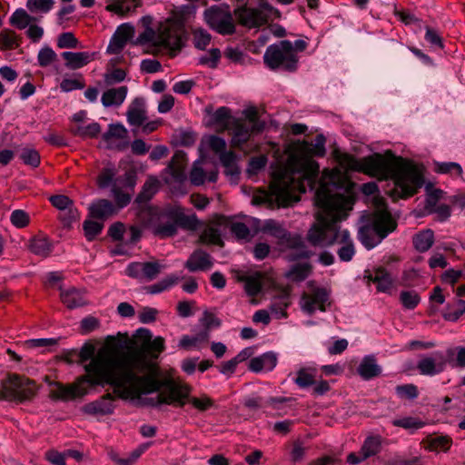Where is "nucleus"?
I'll return each mask as SVG.
<instances>
[{
	"label": "nucleus",
	"mask_w": 465,
	"mask_h": 465,
	"mask_svg": "<svg viewBox=\"0 0 465 465\" xmlns=\"http://www.w3.org/2000/svg\"><path fill=\"white\" fill-rule=\"evenodd\" d=\"M139 222L152 230L153 234L167 238L173 236L178 227L194 229L198 223L195 215H187L179 205L165 207L146 206L138 212Z\"/></svg>",
	"instance_id": "5"
},
{
	"label": "nucleus",
	"mask_w": 465,
	"mask_h": 465,
	"mask_svg": "<svg viewBox=\"0 0 465 465\" xmlns=\"http://www.w3.org/2000/svg\"><path fill=\"white\" fill-rule=\"evenodd\" d=\"M263 61L272 70L282 69L289 72L295 71L298 64L296 51L288 40L270 45L263 55Z\"/></svg>",
	"instance_id": "8"
},
{
	"label": "nucleus",
	"mask_w": 465,
	"mask_h": 465,
	"mask_svg": "<svg viewBox=\"0 0 465 465\" xmlns=\"http://www.w3.org/2000/svg\"><path fill=\"white\" fill-rule=\"evenodd\" d=\"M11 223L17 229H23L29 225L30 215L24 210H14L10 214Z\"/></svg>",
	"instance_id": "54"
},
{
	"label": "nucleus",
	"mask_w": 465,
	"mask_h": 465,
	"mask_svg": "<svg viewBox=\"0 0 465 465\" xmlns=\"http://www.w3.org/2000/svg\"><path fill=\"white\" fill-rule=\"evenodd\" d=\"M340 187L339 173L335 170H324L315 193V203L320 209L317 223L309 230L307 239L314 246L342 244L338 250L339 258L349 262L355 254L354 245L350 232L341 230L338 223L346 219L352 203L349 196L333 192Z\"/></svg>",
	"instance_id": "2"
},
{
	"label": "nucleus",
	"mask_w": 465,
	"mask_h": 465,
	"mask_svg": "<svg viewBox=\"0 0 465 465\" xmlns=\"http://www.w3.org/2000/svg\"><path fill=\"white\" fill-rule=\"evenodd\" d=\"M219 158L224 167V173L232 178L237 177L239 168L236 163V154L232 151H224L219 155Z\"/></svg>",
	"instance_id": "41"
},
{
	"label": "nucleus",
	"mask_w": 465,
	"mask_h": 465,
	"mask_svg": "<svg viewBox=\"0 0 465 465\" xmlns=\"http://www.w3.org/2000/svg\"><path fill=\"white\" fill-rule=\"evenodd\" d=\"M160 183L155 177H149L143 185L142 191L137 195L135 202L139 204L148 203L158 192Z\"/></svg>",
	"instance_id": "36"
},
{
	"label": "nucleus",
	"mask_w": 465,
	"mask_h": 465,
	"mask_svg": "<svg viewBox=\"0 0 465 465\" xmlns=\"http://www.w3.org/2000/svg\"><path fill=\"white\" fill-rule=\"evenodd\" d=\"M71 132L75 135L83 139L95 138L101 133V126L98 123L83 124H73Z\"/></svg>",
	"instance_id": "38"
},
{
	"label": "nucleus",
	"mask_w": 465,
	"mask_h": 465,
	"mask_svg": "<svg viewBox=\"0 0 465 465\" xmlns=\"http://www.w3.org/2000/svg\"><path fill=\"white\" fill-rule=\"evenodd\" d=\"M21 45V37L15 31L5 28L0 32V50H15Z\"/></svg>",
	"instance_id": "35"
},
{
	"label": "nucleus",
	"mask_w": 465,
	"mask_h": 465,
	"mask_svg": "<svg viewBox=\"0 0 465 465\" xmlns=\"http://www.w3.org/2000/svg\"><path fill=\"white\" fill-rule=\"evenodd\" d=\"M447 364L446 357L440 351L420 359L417 369L422 375L433 376L444 371Z\"/></svg>",
	"instance_id": "15"
},
{
	"label": "nucleus",
	"mask_w": 465,
	"mask_h": 465,
	"mask_svg": "<svg viewBox=\"0 0 465 465\" xmlns=\"http://www.w3.org/2000/svg\"><path fill=\"white\" fill-rule=\"evenodd\" d=\"M446 361L451 367L465 368V346H456L446 351Z\"/></svg>",
	"instance_id": "40"
},
{
	"label": "nucleus",
	"mask_w": 465,
	"mask_h": 465,
	"mask_svg": "<svg viewBox=\"0 0 465 465\" xmlns=\"http://www.w3.org/2000/svg\"><path fill=\"white\" fill-rule=\"evenodd\" d=\"M290 304V293L287 291H283L279 295L273 297L270 306L271 312L277 319L286 318V309Z\"/></svg>",
	"instance_id": "31"
},
{
	"label": "nucleus",
	"mask_w": 465,
	"mask_h": 465,
	"mask_svg": "<svg viewBox=\"0 0 465 465\" xmlns=\"http://www.w3.org/2000/svg\"><path fill=\"white\" fill-rule=\"evenodd\" d=\"M400 301L405 309L413 310L420 302V297L415 291H402L400 293Z\"/></svg>",
	"instance_id": "52"
},
{
	"label": "nucleus",
	"mask_w": 465,
	"mask_h": 465,
	"mask_svg": "<svg viewBox=\"0 0 465 465\" xmlns=\"http://www.w3.org/2000/svg\"><path fill=\"white\" fill-rule=\"evenodd\" d=\"M112 193L116 203L117 210L125 207L131 202V194L129 193L123 192L122 189L116 186V184H114Z\"/></svg>",
	"instance_id": "64"
},
{
	"label": "nucleus",
	"mask_w": 465,
	"mask_h": 465,
	"mask_svg": "<svg viewBox=\"0 0 465 465\" xmlns=\"http://www.w3.org/2000/svg\"><path fill=\"white\" fill-rule=\"evenodd\" d=\"M229 130L231 131L232 135L231 145L236 149L243 151L244 153H247L245 145L251 136L259 133L252 129V126H250V124H246L242 118L234 119L232 121V125Z\"/></svg>",
	"instance_id": "14"
},
{
	"label": "nucleus",
	"mask_w": 465,
	"mask_h": 465,
	"mask_svg": "<svg viewBox=\"0 0 465 465\" xmlns=\"http://www.w3.org/2000/svg\"><path fill=\"white\" fill-rule=\"evenodd\" d=\"M60 299L63 304L70 310L87 304L84 290L76 289L74 287L61 289Z\"/></svg>",
	"instance_id": "18"
},
{
	"label": "nucleus",
	"mask_w": 465,
	"mask_h": 465,
	"mask_svg": "<svg viewBox=\"0 0 465 465\" xmlns=\"http://www.w3.org/2000/svg\"><path fill=\"white\" fill-rule=\"evenodd\" d=\"M85 82L82 75H78L76 78H64L60 84V88L63 92H72L74 90H81L84 88Z\"/></svg>",
	"instance_id": "57"
},
{
	"label": "nucleus",
	"mask_w": 465,
	"mask_h": 465,
	"mask_svg": "<svg viewBox=\"0 0 465 465\" xmlns=\"http://www.w3.org/2000/svg\"><path fill=\"white\" fill-rule=\"evenodd\" d=\"M28 249L35 255L47 257L53 251V243L47 236L37 234L30 239Z\"/></svg>",
	"instance_id": "26"
},
{
	"label": "nucleus",
	"mask_w": 465,
	"mask_h": 465,
	"mask_svg": "<svg viewBox=\"0 0 465 465\" xmlns=\"http://www.w3.org/2000/svg\"><path fill=\"white\" fill-rule=\"evenodd\" d=\"M395 391L397 395L401 399L413 400L419 395L418 388L414 384L398 385Z\"/></svg>",
	"instance_id": "61"
},
{
	"label": "nucleus",
	"mask_w": 465,
	"mask_h": 465,
	"mask_svg": "<svg viewBox=\"0 0 465 465\" xmlns=\"http://www.w3.org/2000/svg\"><path fill=\"white\" fill-rule=\"evenodd\" d=\"M262 231L281 240L287 237L286 230L274 220H266L262 225Z\"/></svg>",
	"instance_id": "51"
},
{
	"label": "nucleus",
	"mask_w": 465,
	"mask_h": 465,
	"mask_svg": "<svg viewBox=\"0 0 465 465\" xmlns=\"http://www.w3.org/2000/svg\"><path fill=\"white\" fill-rule=\"evenodd\" d=\"M142 5V0H114L105 6V10L121 17L135 13Z\"/></svg>",
	"instance_id": "22"
},
{
	"label": "nucleus",
	"mask_w": 465,
	"mask_h": 465,
	"mask_svg": "<svg viewBox=\"0 0 465 465\" xmlns=\"http://www.w3.org/2000/svg\"><path fill=\"white\" fill-rule=\"evenodd\" d=\"M204 18L209 26L221 35H232L235 31L228 5H214L206 9Z\"/></svg>",
	"instance_id": "10"
},
{
	"label": "nucleus",
	"mask_w": 465,
	"mask_h": 465,
	"mask_svg": "<svg viewBox=\"0 0 465 465\" xmlns=\"http://www.w3.org/2000/svg\"><path fill=\"white\" fill-rule=\"evenodd\" d=\"M424 443L430 451H447L452 444V440L449 436L428 437Z\"/></svg>",
	"instance_id": "42"
},
{
	"label": "nucleus",
	"mask_w": 465,
	"mask_h": 465,
	"mask_svg": "<svg viewBox=\"0 0 465 465\" xmlns=\"http://www.w3.org/2000/svg\"><path fill=\"white\" fill-rule=\"evenodd\" d=\"M163 268L158 262H143V278L152 281L160 273Z\"/></svg>",
	"instance_id": "58"
},
{
	"label": "nucleus",
	"mask_w": 465,
	"mask_h": 465,
	"mask_svg": "<svg viewBox=\"0 0 465 465\" xmlns=\"http://www.w3.org/2000/svg\"><path fill=\"white\" fill-rule=\"evenodd\" d=\"M208 338L209 334L207 331L195 336L183 335L179 341V347L184 350L198 348L199 344L206 341Z\"/></svg>",
	"instance_id": "46"
},
{
	"label": "nucleus",
	"mask_w": 465,
	"mask_h": 465,
	"mask_svg": "<svg viewBox=\"0 0 465 465\" xmlns=\"http://www.w3.org/2000/svg\"><path fill=\"white\" fill-rule=\"evenodd\" d=\"M235 118L232 116V111L226 106L219 107L211 115V124L214 125L219 132L229 130Z\"/></svg>",
	"instance_id": "28"
},
{
	"label": "nucleus",
	"mask_w": 465,
	"mask_h": 465,
	"mask_svg": "<svg viewBox=\"0 0 465 465\" xmlns=\"http://www.w3.org/2000/svg\"><path fill=\"white\" fill-rule=\"evenodd\" d=\"M434 171L441 174H449L451 177H461L462 167L454 162H434Z\"/></svg>",
	"instance_id": "43"
},
{
	"label": "nucleus",
	"mask_w": 465,
	"mask_h": 465,
	"mask_svg": "<svg viewBox=\"0 0 465 465\" xmlns=\"http://www.w3.org/2000/svg\"><path fill=\"white\" fill-rule=\"evenodd\" d=\"M139 24L143 32L136 38V44L159 49L171 51L180 50L182 47L183 26L173 19H166L153 26V18L144 15L140 18Z\"/></svg>",
	"instance_id": "6"
},
{
	"label": "nucleus",
	"mask_w": 465,
	"mask_h": 465,
	"mask_svg": "<svg viewBox=\"0 0 465 465\" xmlns=\"http://www.w3.org/2000/svg\"><path fill=\"white\" fill-rule=\"evenodd\" d=\"M221 231L215 224L206 226L200 234V242L204 244L223 245Z\"/></svg>",
	"instance_id": "39"
},
{
	"label": "nucleus",
	"mask_w": 465,
	"mask_h": 465,
	"mask_svg": "<svg viewBox=\"0 0 465 465\" xmlns=\"http://www.w3.org/2000/svg\"><path fill=\"white\" fill-rule=\"evenodd\" d=\"M202 144L212 150L216 154L220 155L222 153L226 151V142L223 138L217 135L206 136Z\"/></svg>",
	"instance_id": "48"
},
{
	"label": "nucleus",
	"mask_w": 465,
	"mask_h": 465,
	"mask_svg": "<svg viewBox=\"0 0 465 465\" xmlns=\"http://www.w3.org/2000/svg\"><path fill=\"white\" fill-rule=\"evenodd\" d=\"M85 374L69 385L56 383L50 392L54 400L70 401L88 393L92 387L110 385L116 396L123 400H137L143 394L158 392L148 399L152 406L162 404L183 407L189 397L185 386L167 381L165 383L151 375L139 376L137 372L147 367L143 355L137 351L124 352L120 342L112 336L96 351L92 344H84L78 354Z\"/></svg>",
	"instance_id": "1"
},
{
	"label": "nucleus",
	"mask_w": 465,
	"mask_h": 465,
	"mask_svg": "<svg viewBox=\"0 0 465 465\" xmlns=\"http://www.w3.org/2000/svg\"><path fill=\"white\" fill-rule=\"evenodd\" d=\"M126 115L131 125L141 126L146 119L143 99L135 98L129 105Z\"/></svg>",
	"instance_id": "27"
},
{
	"label": "nucleus",
	"mask_w": 465,
	"mask_h": 465,
	"mask_svg": "<svg viewBox=\"0 0 465 465\" xmlns=\"http://www.w3.org/2000/svg\"><path fill=\"white\" fill-rule=\"evenodd\" d=\"M20 159L26 165H29L33 168H36L39 166L41 163V157L39 153L31 147H25L22 149L20 153Z\"/></svg>",
	"instance_id": "50"
},
{
	"label": "nucleus",
	"mask_w": 465,
	"mask_h": 465,
	"mask_svg": "<svg viewBox=\"0 0 465 465\" xmlns=\"http://www.w3.org/2000/svg\"><path fill=\"white\" fill-rule=\"evenodd\" d=\"M186 155L183 152H176L167 167V171L170 173L172 178L177 182L182 183L186 179L185 165H186Z\"/></svg>",
	"instance_id": "23"
},
{
	"label": "nucleus",
	"mask_w": 465,
	"mask_h": 465,
	"mask_svg": "<svg viewBox=\"0 0 465 465\" xmlns=\"http://www.w3.org/2000/svg\"><path fill=\"white\" fill-rule=\"evenodd\" d=\"M365 278L369 282L376 285L380 292L390 293L393 288V279L391 273L383 267H377L365 272Z\"/></svg>",
	"instance_id": "17"
},
{
	"label": "nucleus",
	"mask_w": 465,
	"mask_h": 465,
	"mask_svg": "<svg viewBox=\"0 0 465 465\" xmlns=\"http://www.w3.org/2000/svg\"><path fill=\"white\" fill-rule=\"evenodd\" d=\"M202 160H197L194 162L193 168L190 173V181L193 185L199 186L203 184L205 180H208L211 183H214L218 177V172L216 170H213L206 173L204 170L201 166Z\"/></svg>",
	"instance_id": "30"
},
{
	"label": "nucleus",
	"mask_w": 465,
	"mask_h": 465,
	"mask_svg": "<svg viewBox=\"0 0 465 465\" xmlns=\"http://www.w3.org/2000/svg\"><path fill=\"white\" fill-rule=\"evenodd\" d=\"M103 230V224L95 221H85L84 223V235L88 241H93Z\"/></svg>",
	"instance_id": "62"
},
{
	"label": "nucleus",
	"mask_w": 465,
	"mask_h": 465,
	"mask_svg": "<svg viewBox=\"0 0 465 465\" xmlns=\"http://www.w3.org/2000/svg\"><path fill=\"white\" fill-rule=\"evenodd\" d=\"M128 93L127 86L110 88L104 92L101 102L104 107L120 106L125 100Z\"/></svg>",
	"instance_id": "29"
},
{
	"label": "nucleus",
	"mask_w": 465,
	"mask_h": 465,
	"mask_svg": "<svg viewBox=\"0 0 465 465\" xmlns=\"http://www.w3.org/2000/svg\"><path fill=\"white\" fill-rule=\"evenodd\" d=\"M178 282V277L175 276H168L165 279L152 284L146 288L148 293L157 294L168 290L170 287L176 284Z\"/></svg>",
	"instance_id": "55"
},
{
	"label": "nucleus",
	"mask_w": 465,
	"mask_h": 465,
	"mask_svg": "<svg viewBox=\"0 0 465 465\" xmlns=\"http://www.w3.org/2000/svg\"><path fill=\"white\" fill-rule=\"evenodd\" d=\"M277 364V356L274 352L269 351L259 357L252 358L249 361V370L254 372L270 371Z\"/></svg>",
	"instance_id": "24"
},
{
	"label": "nucleus",
	"mask_w": 465,
	"mask_h": 465,
	"mask_svg": "<svg viewBox=\"0 0 465 465\" xmlns=\"http://www.w3.org/2000/svg\"><path fill=\"white\" fill-rule=\"evenodd\" d=\"M425 422L415 417H402L392 420V425L405 430H419L425 426Z\"/></svg>",
	"instance_id": "49"
},
{
	"label": "nucleus",
	"mask_w": 465,
	"mask_h": 465,
	"mask_svg": "<svg viewBox=\"0 0 465 465\" xmlns=\"http://www.w3.org/2000/svg\"><path fill=\"white\" fill-rule=\"evenodd\" d=\"M329 301V293L323 288H315L310 292H304L301 298V307L308 314L314 313L317 310L326 311V303Z\"/></svg>",
	"instance_id": "13"
},
{
	"label": "nucleus",
	"mask_w": 465,
	"mask_h": 465,
	"mask_svg": "<svg viewBox=\"0 0 465 465\" xmlns=\"http://www.w3.org/2000/svg\"><path fill=\"white\" fill-rule=\"evenodd\" d=\"M138 333L141 335V337L144 341H146V342H144V344L143 346V351H136L140 352L143 355V357L147 362V367L144 371L137 372V375H139V376L151 375L159 381V379L157 377H155L154 375H153L152 373H148V374H143V373H144L146 371H148L149 367H150V364L146 359V355L150 356L153 359H157L159 354L165 348L164 339L163 337L158 336V337L154 338L153 340H151L152 334H151L150 331H148L146 329L138 330ZM168 380H164V381H162V382L165 383ZM169 381L174 382V381H173V380H169ZM160 381H161V380H160ZM175 383H177V381H175ZM178 384L187 387L189 390V393L191 392V388L187 384L180 383V382H178Z\"/></svg>",
	"instance_id": "11"
},
{
	"label": "nucleus",
	"mask_w": 465,
	"mask_h": 465,
	"mask_svg": "<svg viewBox=\"0 0 465 465\" xmlns=\"http://www.w3.org/2000/svg\"><path fill=\"white\" fill-rule=\"evenodd\" d=\"M57 59L56 53L50 46L42 47L37 54V63L41 67H47Z\"/></svg>",
	"instance_id": "53"
},
{
	"label": "nucleus",
	"mask_w": 465,
	"mask_h": 465,
	"mask_svg": "<svg viewBox=\"0 0 465 465\" xmlns=\"http://www.w3.org/2000/svg\"><path fill=\"white\" fill-rule=\"evenodd\" d=\"M25 29L26 37L34 44L39 43L45 35L44 28L36 22H32Z\"/></svg>",
	"instance_id": "59"
},
{
	"label": "nucleus",
	"mask_w": 465,
	"mask_h": 465,
	"mask_svg": "<svg viewBox=\"0 0 465 465\" xmlns=\"http://www.w3.org/2000/svg\"><path fill=\"white\" fill-rule=\"evenodd\" d=\"M36 21L37 18L29 15L24 8H17L9 17V24L18 30H24L32 22Z\"/></svg>",
	"instance_id": "34"
},
{
	"label": "nucleus",
	"mask_w": 465,
	"mask_h": 465,
	"mask_svg": "<svg viewBox=\"0 0 465 465\" xmlns=\"http://www.w3.org/2000/svg\"><path fill=\"white\" fill-rule=\"evenodd\" d=\"M213 267V259L203 250L194 251L185 262V268L190 272L208 271Z\"/></svg>",
	"instance_id": "21"
},
{
	"label": "nucleus",
	"mask_w": 465,
	"mask_h": 465,
	"mask_svg": "<svg viewBox=\"0 0 465 465\" xmlns=\"http://www.w3.org/2000/svg\"><path fill=\"white\" fill-rule=\"evenodd\" d=\"M193 43L195 47L203 50L210 44L211 35L203 29H195L193 33Z\"/></svg>",
	"instance_id": "63"
},
{
	"label": "nucleus",
	"mask_w": 465,
	"mask_h": 465,
	"mask_svg": "<svg viewBox=\"0 0 465 465\" xmlns=\"http://www.w3.org/2000/svg\"><path fill=\"white\" fill-rule=\"evenodd\" d=\"M381 445V439L380 436H370L364 440L361 450L358 454L351 452L347 456V461L350 464H359L366 459L379 453Z\"/></svg>",
	"instance_id": "16"
},
{
	"label": "nucleus",
	"mask_w": 465,
	"mask_h": 465,
	"mask_svg": "<svg viewBox=\"0 0 465 465\" xmlns=\"http://www.w3.org/2000/svg\"><path fill=\"white\" fill-rule=\"evenodd\" d=\"M316 371L312 368H302L297 371L294 382L300 388H307L315 383Z\"/></svg>",
	"instance_id": "45"
},
{
	"label": "nucleus",
	"mask_w": 465,
	"mask_h": 465,
	"mask_svg": "<svg viewBox=\"0 0 465 465\" xmlns=\"http://www.w3.org/2000/svg\"><path fill=\"white\" fill-rule=\"evenodd\" d=\"M90 213L94 218L105 219L117 212L112 202L106 199L98 200L90 205Z\"/></svg>",
	"instance_id": "32"
},
{
	"label": "nucleus",
	"mask_w": 465,
	"mask_h": 465,
	"mask_svg": "<svg viewBox=\"0 0 465 465\" xmlns=\"http://www.w3.org/2000/svg\"><path fill=\"white\" fill-rule=\"evenodd\" d=\"M78 45L79 41L71 32L63 33L57 38V46L61 49L76 48Z\"/></svg>",
	"instance_id": "60"
},
{
	"label": "nucleus",
	"mask_w": 465,
	"mask_h": 465,
	"mask_svg": "<svg viewBox=\"0 0 465 465\" xmlns=\"http://www.w3.org/2000/svg\"><path fill=\"white\" fill-rule=\"evenodd\" d=\"M414 248L420 252H427L434 242V232L430 229L416 233L412 238Z\"/></svg>",
	"instance_id": "37"
},
{
	"label": "nucleus",
	"mask_w": 465,
	"mask_h": 465,
	"mask_svg": "<svg viewBox=\"0 0 465 465\" xmlns=\"http://www.w3.org/2000/svg\"><path fill=\"white\" fill-rule=\"evenodd\" d=\"M261 8L242 6L235 10V16L239 23L249 28L260 27L268 22V14L275 11L268 4H261Z\"/></svg>",
	"instance_id": "12"
},
{
	"label": "nucleus",
	"mask_w": 465,
	"mask_h": 465,
	"mask_svg": "<svg viewBox=\"0 0 465 465\" xmlns=\"http://www.w3.org/2000/svg\"><path fill=\"white\" fill-rule=\"evenodd\" d=\"M54 5V0H27L25 6L31 13H49Z\"/></svg>",
	"instance_id": "47"
},
{
	"label": "nucleus",
	"mask_w": 465,
	"mask_h": 465,
	"mask_svg": "<svg viewBox=\"0 0 465 465\" xmlns=\"http://www.w3.org/2000/svg\"><path fill=\"white\" fill-rule=\"evenodd\" d=\"M319 173V164L309 156L291 157L287 167L274 175L269 191L259 189L253 193V205L269 208L287 207L300 201L307 187L313 188Z\"/></svg>",
	"instance_id": "3"
},
{
	"label": "nucleus",
	"mask_w": 465,
	"mask_h": 465,
	"mask_svg": "<svg viewBox=\"0 0 465 465\" xmlns=\"http://www.w3.org/2000/svg\"><path fill=\"white\" fill-rule=\"evenodd\" d=\"M265 274L261 272H255L250 275L245 276L242 281L244 282V290L249 296H256L262 289L264 283Z\"/></svg>",
	"instance_id": "33"
},
{
	"label": "nucleus",
	"mask_w": 465,
	"mask_h": 465,
	"mask_svg": "<svg viewBox=\"0 0 465 465\" xmlns=\"http://www.w3.org/2000/svg\"><path fill=\"white\" fill-rule=\"evenodd\" d=\"M36 392L35 383L17 374H12L3 383L0 400L23 402L34 398Z\"/></svg>",
	"instance_id": "9"
},
{
	"label": "nucleus",
	"mask_w": 465,
	"mask_h": 465,
	"mask_svg": "<svg viewBox=\"0 0 465 465\" xmlns=\"http://www.w3.org/2000/svg\"><path fill=\"white\" fill-rule=\"evenodd\" d=\"M350 169L363 173L379 180H393L395 190L402 198L414 195L423 185V174L419 166L409 160L396 158L388 159L382 154L373 155L357 160L346 156Z\"/></svg>",
	"instance_id": "4"
},
{
	"label": "nucleus",
	"mask_w": 465,
	"mask_h": 465,
	"mask_svg": "<svg viewBox=\"0 0 465 465\" xmlns=\"http://www.w3.org/2000/svg\"><path fill=\"white\" fill-rule=\"evenodd\" d=\"M64 60V65L68 69L77 70L94 60L95 54L90 52H63L61 54Z\"/></svg>",
	"instance_id": "19"
},
{
	"label": "nucleus",
	"mask_w": 465,
	"mask_h": 465,
	"mask_svg": "<svg viewBox=\"0 0 465 465\" xmlns=\"http://www.w3.org/2000/svg\"><path fill=\"white\" fill-rule=\"evenodd\" d=\"M127 136V130L122 124H110L106 133L103 134V140L110 143L113 138L124 139Z\"/></svg>",
	"instance_id": "56"
},
{
	"label": "nucleus",
	"mask_w": 465,
	"mask_h": 465,
	"mask_svg": "<svg viewBox=\"0 0 465 465\" xmlns=\"http://www.w3.org/2000/svg\"><path fill=\"white\" fill-rule=\"evenodd\" d=\"M357 372L363 380L369 381L379 376L381 368L373 355H367L360 362Z\"/></svg>",
	"instance_id": "25"
},
{
	"label": "nucleus",
	"mask_w": 465,
	"mask_h": 465,
	"mask_svg": "<svg viewBox=\"0 0 465 465\" xmlns=\"http://www.w3.org/2000/svg\"><path fill=\"white\" fill-rule=\"evenodd\" d=\"M376 203L378 210L375 212L371 223L361 226L358 232L360 242L367 249H372L378 245L396 228V223L386 209L383 199H376Z\"/></svg>",
	"instance_id": "7"
},
{
	"label": "nucleus",
	"mask_w": 465,
	"mask_h": 465,
	"mask_svg": "<svg viewBox=\"0 0 465 465\" xmlns=\"http://www.w3.org/2000/svg\"><path fill=\"white\" fill-rule=\"evenodd\" d=\"M312 272V266L308 262L294 264L286 273L285 277L293 282L305 280Z\"/></svg>",
	"instance_id": "44"
},
{
	"label": "nucleus",
	"mask_w": 465,
	"mask_h": 465,
	"mask_svg": "<svg viewBox=\"0 0 465 465\" xmlns=\"http://www.w3.org/2000/svg\"><path fill=\"white\" fill-rule=\"evenodd\" d=\"M84 411L92 415H108L114 410V397L107 393L100 399L89 402L84 406Z\"/></svg>",
	"instance_id": "20"
}]
</instances>
